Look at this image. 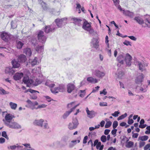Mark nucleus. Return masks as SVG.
I'll return each mask as SVG.
<instances>
[{"mask_svg":"<svg viewBox=\"0 0 150 150\" xmlns=\"http://www.w3.org/2000/svg\"><path fill=\"white\" fill-rule=\"evenodd\" d=\"M92 74L95 77L101 79L105 75V72L102 66H100L98 69L91 70Z\"/></svg>","mask_w":150,"mask_h":150,"instance_id":"obj_1","label":"nucleus"},{"mask_svg":"<svg viewBox=\"0 0 150 150\" xmlns=\"http://www.w3.org/2000/svg\"><path fill=\"white\" fill-rule=\"evenodd\" d=\"M134 20L140 25H142L145 23L147 27H149L150 26V16H149L145 17L144 20L140 16H136L134 18Z\"/></svg>","mask_w":150,"mask_h":150,"instance_id":"obj_2","label":"nucleus"},{"mask_svg":"<svg viewBox=\"0 0 150 150\" xmlns=\"http://www.w3.org/2000/svg\"><path fill=\"white\" fill-rule=\"evenodd\" d=\"M34 125L43 127L44 129H48L49 127L46 121H45L42 119L36 120L33 122Z\"/></svg>","mask_w":150,"mask_h":150,"instance_id":"obj_3","label":"nucleus"},{"mask_svg":"<svg viewBox=\"0 0 150 150\" xmlns=\"http://www.w3.org/2000/svg\"><path fill=\"white\" fill-rule=\"evenodd\" d=\"M82 28L84 30L88 31L89 34L92 35L95 34V32L92 28L90 24L88 22L85 21L84 22Z\"/></svg>","mask_w":150,"mask_h":150,"instance_id":"obj_4","label":"nucleus"},{"mask_svg":"<svg viewBox=\"0 0 150 150\" xmlns=\"http://www.w3.org/2000/svg\"><path fill=\"white\" fill-rule=\"evenodd\" d=\"M79 124L77 119L76 118H73L72 122L69 123L68 128L70 130H73L76 128Z\"/></svg>","mask_w":150,"mask_h":150,"instance_id":"obj_5","label":"nucleus"},{"mask_svg":"<svg viewBox=\"0 0 150 150\" xmlns=\"http://www.w3.org/2000/svg\"><path fill=\"white\" fill-rule=\"evenodd\" d=\"M38 38L39 41L42 44L45 42L47 39V37L44 35V32L41 31L38 32Z\"/></svg>","mask_w":150,"mask_h":150,"instance_id":"obj_6","label":"nucleus"},{"mask_svg":"<svg viewBox=\"0 0 150 150\" xmlns=\"http://www.w3.org/2000/svg\"><path fill=\"white\" fill-rule=\"evenodd\" d=\"M12 37L11 35L7 33L3 32L1 35V39L6 42L9 41Z\"/></svg>","mask_w":150,"mask_h":150,"instance_id":"obj_7","label":"nucleus"},{"mask_svg":"<svg viewBox=\"0 0 150 150\" xmlns=\"http://www.w3.org/2000/svg\"><path fill=\"white\" fill-rule=\"evenodd\" d=\"M6 125L12 129H18L21 128V126L15 122L11 121L9 122H7L6 123Z\"/></svg>","mask_w":150,"mask_h":150,"instance_id":"obj_8","label":"nucleus"},{"mask_svg":"<svg viewBox=\"0 0 150 150\" xmlns=\"http://www.w3.org/2000/svg\"><path fill=\"white\" fill-rule=\"evenodd\" d=\"M23 82L27 85L29 87L33 86V81L31 79H30L29 77L27 76H24L23 79Z\"/></svg>","mask_w":150,"mask_h":150,"instance_id":"obj_9","label":"nucleus"},{"mask_svg":"<svg viewBox=\"0 0 150 150\" xmlns=\"http://www.w3.org/2000/svg\"><path fill=\"white\" fill-rule=\"evenodd\" d=\"M136 65H137L139 70L142 71H146V69L145 67L148 66V63H147L143 62L142 63L138 61L136 63Z\"/></svg>","mask_w":150,"mask_h":150,"instance_id":"obj_10","label":"nucleus"},{"mask_svg":"<svg viewBox=\"0 0 150 150\" xmlns=\"http://www.w3.org/2000/svg\"><path fill=\"white\" fill-rule=\"evenodd\" d=\"M57 28L54 24L51 25L46 26L44 28V30L46 33H48L50 32H53Z\"/></svg>","mask_w":150,"mask_h":150,"instance_id":"obj_11","label":"nucleus"},{"mask_svg":"<svg viewBox=\"0 0 150 150\" xmlns=\"http://www.w3.org/2000/svg\"><path fill=\"white\" fill-rule=\"evenodd\" d=\"M144 76L143 74L141 73L135 79V82L137 84L142 85V82L143 81Z\"/></svg>","mask_w":150,"mask_h":150,"instance_id":"obj_12","label":"nucleus"},{"mask_svg":"<svg viewBox=\"0 0 150 150\" xmlns=\"http://www.w3.org/2000/svg\"><path fill=\"white\" fill-rule=\"evenodd\" d=\"M14 117L10 114H7L5 116V119H3V121L4 122L5 124L6 125L7 122H11V120Z\"/></svg>","mask_w":150,"mask_h":150,"instance_id":"obj_13","label":"nucleus"},{"mask_svg":"<svg viewBox=\"0 0 150 150\" xmlns=\"http://www.w3.org/2000/svg\"><path fill=\"white\" fill-rule=\"evenodd\" d=\"M67 19L66 18H63L61 19L57 18L55 20V22L57 26L55 25L57 28H60L62 27L63 24V21Z\"/></svg>","mask_w":150,"mask_h":150,"instance_id":"obj_14","label":"nucleus"},{"mask_svg":"<svg viewBox=\"0 0 150 150\" xmlns=\"http://www.w3.org/2000/svg\"><path fill=\"white\" fill-rule=\"evenodd\" d=\"M86 110L87 114V116L90 118L91 119L93 118L97 114L96 112L93 110H89L88 108H86Z\"/></svg>","mask_w":150,"mask_h":150,"instance_id":"obj_15","label":"nucleus"},{"mask_svg":"<svg viewBox=\"0 0 150 150\" xmlns=\"http://www.w3.org/2000/svg\"><path fill=\"white\" fill-rule=\"evenodd\" d=\"M98 43L99 41H98L97 39L94 38L92 39L91 42V45L92 47L97 49L99 46Z\"/></svg>","mask_w":150,"mask_h":150,"instance_id":"obj_16","label":"nucleus"},{"mask_svg":"<svg viewBox=\"0 0 150 150\" xmlns=\"http://www.w3.org/2000/svg\"><path fill=\"white\" fill-rule=\"evenodd\" d=\"M132 57L131 55L127 53L126 54L125 58V61L127 65L130 66L131 64V60Z\"/></svg>","mask_w":150,"mask_h":150,"instance_id":"obj_17","label":"nucleus"},{"mask_svg":"<svg viewBox=\"0 0 150 150\" xmlns=\"http://www.w3.org/2000/svg\"><path fill=\"white\" fill-rule=\"evenodd\" d=\"M29 91L33 94L30 95V98L33 100H36L38 98L37 93H39L38 91L34 90L31 89L29 90Z\"/></svg>","mask_w":150,"mask_h":150,"instance_id":"obj_18","label":"nucleus"},{"mask_svg":"<svg viewBox=\"0 0 150 150\" xmlns=\"http://www.w3.org/2000/svg\"><path fill=\"white\" fill-rule=\"evenodd\" d=\"M26 102L29 105L30 108L32 110L35 109L36 108L35 107V106L37 105L38 104L37 102L35 101L33 103L29 100H28Z\"/></svg>","mask_w":150,"mask_h":150,"instance_id":"obj_19","label":"nucleus"},{"mask_svg":"<svg viewBox=\"0 0 150 150\" xmlns=\"http://www.w3.org/2000/svg\"><path fill=\"white\" fill-rule=\"evenodd\" d=\"M55 84H51L49 85V87L51 88V91L52 93H57L59 92L58 87H55L53 88Z\"/></svg>","mask_w":150,"mask_h":150,"instance_id":"obj_20","label":"nucleus"},{"mask_svg":"<svg viewBox=\"0 0 150 150\" xmlns=\"http://www.w3.org/2000/svg\"><path fill=\"white\" fill-rule=\"evenodd\" d=\"M124 71L121 69H118L116 73L117 77L120 79H122L124 75Z\"/></svg>","mask_w":150,"mask_h":150,"instance_id":"obj_21","label":"nucleus"},{"mask_svg":"<svg viewBox=\"0 0 150 150\" xmlns=\"http://www.w3.org/2000/svg\"><path fill=\"white\" fill-rule=\"evenodd\" d=\"M71 20L73 21V23L76 25H77L79 26L81 25V22L82 21V20L75 18H72Z\"/></svg>","mask_w":150,"mask_h":150,"instance_id":"obj_22","label":"nucleus"},{"mask_svg":"<svg viewBox=\"0 0 150 150\" xmlns=\"http://www.w3.org/2000/svg\"><path fill=\"white\" fill-rule=\"evenodd\" d=\"M75 86L74 84L71 83L68 84L67 86V90L69 93H71L74 89Z\"/></svg>","mask_w":150,"mask_h":150,"instance_id":"obj_23","label":"nucleus"},{"mask_svg":"<svg viewBox=\"0 0 150 150\" xmlns=\"http://www.w3.org/2000/svg\"><path fill=\"white\" fill-rule=\"evenodd\" d=\"M26 60V56L23 54H21L19 56L18 59V62L22 63L24 62Z\"/></svg>","mask_w":150,"mask_h":150,"instance_id":"obj_24","label":"nucleus"},{"mask_svg":"<svg viewBox=\"0 0 150 150\" xmlns=\"http://www.w3.org/2000/svg\"><path fill=\"white\" fill-rule=\"evenodd\" d=\"M23 76L22 73H17L13 76V78L16 80H18L21 79Z\"/></svg>","mask_w":150,"mask_h":150,"instance_id":"obj_25","label":"nucleus"},{"mask_svg":"<svg viewBox=\"0 0 150 150\" xmlns=\"http://www.w3.org/2000/svg\"><path fill=\"white\" fill-rule=\"evenodd\" d=\"M18 62V60L17 61L15 59L13 60L11 62L13 67L14 68H19L20 67V65Z\"/></svg>","mask_w":150,"mask_h":150,"instance_id":"obj_26","label":"nucleus"},{"mask_svg":"<svg viewBox=\"0 0 150 150\" xmlns=\"http://www.w3.org/2000/svg\"><path fill=\"white\" fill-rule=\"evenodd\" d=\"M123 13L125 16H128L131 18H132L134 16V13L133 12L129 11L123 10Z\"/></svg>","mask_w":150,"mask_h":150,"instance_id":"obj_27","label":"nucleus"},{"mask_svg":"<svg viewBox=\"0 0 150 150\" xmlns=\"http://www.w3.org/2000/svg\"><path fill=\"white\" fill-rule=\"evenodd\" d=\"M5 73L9 74H13L15 72V71L11 67H6L5 71Z\"/></svg>","mask_w":150,"mask_h":150,"instance_id":"obj_28","label":"nucleus"},{"mask_svg":"<svg viewBox=\"0 0 150 150\" xmlns=\"http://www.w3.org/2000/svg\"><path fill=\"white\" fill-rule=\"evenodd\" d=\"M35 49L38 53H40L43 51L44 45H38L36 47Z\"/></svg>","mask_w":150,"mask_h":150,"instance_id":"obj_29","label":"nucleus"},{"mask_svg":"<svg viewBox=\"0 0 150 150\" xmlns=\"http://www.w3.org/2000/svg\"><path fill=\"white\" fill-rule=\"evenodd\" d=\"M87 80L89 82L91 83H97L98 80L97 79L92 77H89L87 78Z\"/></svg>","mask_w":150,"mask_h":150,"instance_id":"obj_30","label":"nucleus"},{"mask_svg":"<svg viewBox=\"0 0 150 150\" xmlns=\"http://www.w3.org/2000/svg\"><path fill=\"white\" fill-rule=\"evenodd\" d=\"M24 52L27 56H30L32 54L31 50L30 48H27L25 49L24 51Z\"/></svg>","mask_w":150,"mask_h":150,"instance_id":"obj_31","label":"nucleus"},{"mask_svg":"<svg viewBox=\"0 0 150 150\" xmlns=\"http://www.w3.org/2000/svg\"><path fill=\"white\" fill-rule=\"evenodd\" d=\"M124 58L123 55L122 54H120L117 57V59L119 63L122 64L123 63Z\"/></svg>","mask_w":150,"mask_h":150,"instance_id":"obj_32","label":"nucleus"},{"mask_svg":"<svg viewBox=\"0 0 150 150\" xmlns=\"http://www.w3.org/2000/svg\"><path fill=\"white\" fill-rule=\"evenodd\" d=\"M9 105L11 108L13 110H16L17 107V104L12 102H10L9 103Z\"/></svg>","mask_w":150,"mask_h":150,"instance_id":"obj_33","label":"nucleus"},{"mask_svg":"<svg viewBox=\"0 0 150 150\" xmlns=\"http://www.w3.org/2000/svg\"><path fill=\"white\" fill-rule=\"evenodd\" d=\"M129 141L128 139H127L126 142V144L125 146L126 147L128 148H130L132 147L134 145V143L132 141H129Z\"/></svg>","mask_w":150,"mask_h":150,"instance_id":"obj_34","label":"nucleus"},{"mask_svg":"<svg viewBox=\"0 0 150 150\" xmlns=\"http://www.w3.org/2000/svg\"><path fill=\"white\" fill-rule=\"evenodd\" d=\"M148 138L149 137L147 136H140L138 138V140L145 141L147 140Z\"/></svg>","mask_w":150,"mask_h":150,"instance_id":"obj_35","label":"nucleus"},{"mask_svg":"<svg viewBox=\"0 0 150 150\" xmlns=\"http://www.w3.org/2000/svg\"><path fill=\"white\" fill-rule=\"evenodd\" d=\"M72 111H73L71 109L69 111H67L62 116L63 118L64 119H66Z\"/></svg>","mask_w":150,"mask_h":150,"instance_id":"obj_36","label":"nucleus"},{"mask_svg":"<svg viewBox=\"0 0 150 150\" xmlns=\"http://www.w3.org/2000/svg\"><path fill=\"white\" fill-rule=\"evenodd\" d=\"M80 140H73L71 142V143L69 145V146L70 148L72 147H73L75 145H76L77 143V142L78 143H79L80 142Z\"/></svg>","mask_w":150,"mask_h":150,"instance_id":"obj_37","label":"nucleus"},{"mask_svg":"<svg viewBox=\"0 0 150 150\" xmlns=\"http://www.w3.org/2000/svg\"><path fill=\"white\" fill-rule=\"evenodd\" d=\"M42 83L41 81L39 79H37L35 80V81H33V86H37Z\"/></svg>","mask_w":150,"mask_h":150,"instance_id":"obj_38","label":"nucleus"},{"mask_svg":"<svg viewBox=\"0 0 150 150\" xmlns=\"http://www.w3.org/2000/svg\"><path fill=\"white\" fill-rule=\"evenodd\" d=\"M23 45L24 44L22 42L18 41L17 42V47L18 49H21L22 48Z\"/></svg>","mask_w":150,"mask_h":150,"instance_id":"obj_39","label":"nucleus"},{"mask_svg":"<svg viewBox=\"0 0 150 150\" xmlns=\"http://www.w3.org/2000/svg\"><path fill=\"white\" fill-rule=\"evenodd\" d=\"M0 93L3 95L8 94H9V92L6 91L2 88H0Z\"/></svg>","mask_w":150,"mask_h":150,"instance_id":"obj_40","label":"nucleus"},{"mask_svg":"<svg viewBox=\"0 0 150 150\" xmlns=\"http://www.w3.org/2000/svg\"><path fill=\"white\" fill-rule=\"evenodd\" d=\"M37 63V58L35 57L34 59L31 61V64L32 66H35Z\"/></svg>","mask_w":150,"mask_h":150,"instance_id":"obj_41","label":"nucleus"},{"mask_svg":"<svg viewBox=\"0 0 150 150\" xmlns=\"http://www.w3.org/2000/svg\"><path fill=\"white\" fill-rule=\"evenodd\" d=\"M39 68H35L32 70V72L35 74V75L37 74H39Z\"/></svg>","mask_w":150,"mask_h":150,"instance_id":"obj_42","label":"nucleus"},{"mask_svg":"<svg viewBox=\"0 0 150 150\" xmlns=\"http://www.w3.org/2000/svg\"><path fill=\"white\" fill-rule=\"evenodd\" d=\"M18 144H16V146L17 150H25L26 147L24 146L23 147V146L17 145Z\"/></svg>","mask_w":150,"mask_h":150,"instance_id":"obj_43","label":"nucleus"},{"mask_svg":"<svg viewBox=\"0 0 150 150\" xmlns=\"http://www.w3.org/2000/svg\"><path fill=\"white\" fill-rule=\"evenodd\" d=\"M112 124V122L110 121L107 122L105 125V128H109L111 126Z\"/></svg>","mask_w":150,"mask_h":150,"instance_id":"obj_44","label":"nucleus"},{"mask_svg":"<svg viewBox=\"0 0 150 150\" xmlns=\"http://www.w3.org/2000/svg\"><path fill=\"white\" fill-rule=\"evenodd\" d=\"M1 136L5 137L6 139L8 140L9 139L7 135L6 132L5 131H3L2 132Z\"/></svg>","mask_w":150,"mask_h":150,"instance_id":"obj_45","label":"nucleus"},{"mask_svg":"<svg viewBox=\"0 0 150 150\" xmlns=\"http://www.w3.org/2000/svg\"><path fill=\"white\" fill-rule=\"evenodd\" d=\"M58 87L59 92H63L64 91V87L63 85H59Z\"/></svg>","mask_w":150,"mask_h":150,"instance_id":"obj_46","label":"nucleus"},{"mask_svg":"<svg viewBox=\"0 0 150 150\" xmlns=\"http://www.w3.org/2000/svg\"><path fill=\"white\" fill-rule=\"evenodd\" d=\"M100 140L103 142H105L107 140L106 136L104 135H102L100 138Z\"/></svg>","mask_w":150,"mask_h":150,"instance_id":"obj_47","label":"nucleus"},{"mask_svg":"<svg viewBox=\"0 0 150 150\" xmlns=\"http://www.w3.org/2000/svg\"><path fill=\"white\" fill-rule=\"evenodd\" d=\"M47 106V105L44 104H42L41 105H39L38 107L36 108H35L36 109H37L39 108H45Z\"/></svg>","mask_w":150,"mask_h":150,"instance_id":"obj_48","label":"nucleus"},{"mask_svg":"<svg viewBox=\"0 0 150 150\" xmlns=\"http://www.w3.org/2000/svg\"><path fill=\"white\" fill-rule=\"evenodd\" d=\"M118 123L117 121H115L114 122L112 125L113 128L114 129H115L118 126Z\"/></svg>","mask_w":150,"mask_h":150,"instance_id":"obj_49","label":"nucleus"},{"mask_svg":"<svg viewBox=\"0 0 150 150\" xmlns=\"http://www.w3.org/2000/svg\"><path fill=\"white\" fill-rule=\"evenodd\" d=\"M8 149H10L12 150H15L16 148V145H14L13 146H8Z\"/></svg>","mask_w":150,"mask_h":150,"instance_id":"obj_50","label":"nucleus"},{"mask_svg":"<svg viewBox=\"0 0 150 150\" xmlns=\"http://www.w3.org/2000/svg\"><path fill=\"white\" fill-rule=\"evenodd\" d=\"M120 113V112L118 111H115L114 112V113H112L111 115L115 117H117L118 116V115Z\"/></svg>","mask_w":150,"mask_h":150,"instance_id":"obj_51","label":"nucleus"},{"mask_svg":"<svg viewBox=\"0 0 150 150\" xmlns=\"http://www.w3.org/2000/svg\"><path fill=\"white\" fill-rule=\"evenodd\" d=\"M145 144V142L143 141H140L139 142V147L140 148H141L144 146Z\"/></svg>","mask_w":150,"mask_h":150,"instance_id":"obj_52","label":"nucleus"},{"mask_svg":"<svg viewBox=\"0 0 150 150\" xmlns=\"http://www.w3.org/2000/svg\"><path fill=\"white\" fill-rule=\"evenodd\" d=\"M75 102H72L68 104L67 105V107L68 108H71L73 105L74 104Z\"/></svg>","mask_w":150,"mask_h":150,"instance_id":"obj_53","label":"nucleus"},{"mask_svg":"<svg viewBox=\"0 0 150 150\" xmlns=\"http://www.w3.org/2000/svg\"><path fill=\"white\" fill-rule=\"evenodd\" d=\"M99 105L101 106H107V103L106 102H100Z\"/></svg>","mask_w":150,"mask_h":150,"instance_id":"obj_54","label":"nucleus"},{"mask_svg":"<svg viewBox=\"0 0 150 150\" xmlns=\"http://www.w3.org/2000/svg\"><path fill=\"white\" fill-rule=\"evenodd\" d=\"M123 44L127 46L128 45H131L130 42L129 41L125 40L124 42H123Z\"/></svg>","mask_w":150,"mask_h":150,"instance_id":"obj_55","label":"nucleus"},{"mask_svg":"<svg viewBox=\"0 0 150 150\" xmlns=\"http://www.w3.org/2000/svg\"><path fill=\"white\" fill-rule=\"evenodd\" d=\"M106 89H104L103 91H100V94H103L104 95H106L107 94V92L106 91Z\"/></svg>","mask_w":150,"mask_h":150,"instance_id":"obj_56","label":"nucleus"},{"mask_svg":"<svg viewBox=\"0 0 150 150\" xmlns=\"http://www.w3.org/2000/svg\"><path fill=\"white\" fill-rule=\"evenodd\" d=\"M150 147V143L146 144L144 147V150H147Z\"/></svg>","mask_w":150,"mask_h":150,"instance_id":"obj_57","label":"nucleus"},{"mask_svg":"<svg viewBox=\"0 0 150 150\" xmlns=\"http://www.w3.org/2000/svg\"><path fill=\"white\" fill-rule=\"evenodd\" d=\"M88 139V137L86 136H85L83 139V143L84 144H86L87 143V140Z\"/></svg>","mask_w":150,"mask_h":150,"instance_id":"obj_58","label":"nucleus"},{"mask_svg":"<svg viewBox=\"0 0 150 150\" xmlns=\"http://www.w3.org/2000/svg\"><path fill=\"white\" fill-rule=\"evenodd\" d=\"M146 126V124H140L139 127V128L143 129L145 128Z\"/></svg>","mask_w":150,"mask_h":150,"instance_id":"obj_59","label":"nucleus"},{"mask_svg":"<svg viewBox=\"0 0 150 150\" xmlns=\"http://www.w3.org/2000/svg\"><path fill=\"white\" fill-rule=\"evenodd\" d=\"M5 139L3 137L0 138V143L3 144L5 142Z\"/></svg>","mask_w":150,"mask_h":150,"instance_id":"obj_60","label":"nucleus"},{"mask_svg":"<svg viewBox=\"0 0 150 150\" xmlns=\"http://www.w3.org/2000/svg\"><path fill=\"white\" fill-rule=\"evenodd\" d=\"M110 132V130L109 129H106L104 131V134L105 135H108L109 132Z\"/></svg>","mask_w":150,"mask_h":150,"instance_id":"obj_61","label":"nucleus"},{"mask_svg":"<svg viewBox=\"0 0 150 150\" xmlns=\"http://www.w3.org/2000/svg\"><path fill=\"white\" fill-rule=\"evenodd\" d=\"M134 122V121L132 119H129L128 122V124L129 125H131Z\"/></svg>","mask_w":150,"mask_h":150,"instance_id":"obj_62","label":"nucleus"},{"mask_svg":"<svg viewBox=\"0 0 150 150\" xmlns=\"http://www.w3.org/2000/svg\"><path fill=\"white\" fill-rule=\"evenodd\" d=\"M117 130L116 129H114L112 130L111 131L112 134L113 135L115 134Z\"/></svg>","mask_w":150,"mask_h":150,"instance_id":"obj_63","label":"nucleus"},{"mask_svg":"<svg viewBox=\"0 0 150 150\" xmlns=\"http://www.w3.org/2000/svg\"><path fill=\"white\" fill-rule=\"evenodd\" d=\"M131 40H134L136 41L137 40V38H136L134 36H129L128 37Z\"/></svg>","mask_w":150,"mask_h":150,"instance_id":"obj_64","label":"nucleus"}]
</instances>
